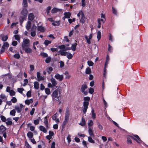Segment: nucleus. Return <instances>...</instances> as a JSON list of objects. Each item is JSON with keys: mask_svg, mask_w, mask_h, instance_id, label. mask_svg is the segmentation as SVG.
Here are the masks:
<instances>
[{"mask_svg": "<svg viewBox=\"0 0 148 148\" xmlns=\"http://www.w3.org/2000/svg\"><path fill=\"white\" fill-rule=\"evenodd\" d=\"M64 74L66 75V78L69 79L71 77V75H69L68 72L66 71Z\"/></svg>", "mask_w": 148, "mask_h": 148, "instance_id": "41", "label": "nucleus"}, {"mask_svg": "<svg viewBox=\"0 0 148 148\" xmlns=\"http://www.w3.org/2000/svg\"><path fill=\"white\" fill-rule=\"evenodd\" d=\"M45 91L47 95H49L51 93V92L50 89L48 88H45Z\"/></svg>", "mask_w": 148, "mask_h": 148, "instance_id": "37", "label": "nucleus"}, {"mask_svg": "<svg viewBox=\"0 0 148 148\" xmlns=\"http://www.w3.org/2000/svg\"><path fill=\"white\" fill-rule=\"evenodd\" d=\"M14 37L16 40L19 41L20 39V37L18 35H14Z\"/></svg>", "mask_w": 148, "mask_h": 148, "instance_id": "47", "label": "nucleus"}, {"mask_svg": "<svg viewBox=\"0 0 148 148\" xmlns=\"http://www.w3.org/2000/svg\"><path fill=\"white\" fill-rule=\"evenodd\" d=\"M17 90L18 92L22 94L23 93V91L24 90V89L23 88H19L17 89Z\"/></svg>", "mask_w": 148, "mask_h": 148, "instance_id": "57", "label": "nucleus"}, {"mask_svg": "<svg viewBox=\"0 0 148 148\" xmlns=\"http://www.w3.org/2000/svg\"><path fill=\"white\" fill-rule=\"evenodd\" d=\"M107 67H105V66H104V73L103 74V77H106V74H107V72L106 71V68Z\"/></svg>", "mask_w": 148, "mask_h": 148, "instance_id": "58", "label": "nucleus"}, {"mask_svg": "<svg viewBox=\"0 0 148 148\" xmlns=\"http://www.w3.org/2000/svg\"><path fill=\"white\" fill-rule=\"evenodd\" d=\"M34 18V16L33 13H31L29 14L28 19L30 21H32Z\"/></svg>", "mask_w": 148, "mask_h": 148, "instance_id": "20", "label": "nucleus"}, {"mask_svg": "<svg viewBox=\"0 0 148 148\" xmlns=\"http://www.w3.org/2000/svg\"><path fill=\"white\" fill-rule=\"evenodd\" d=\"M88 133L90 136L92 137H94V135L93 133V132L91 129V128L90 127H88Z\"/></svg>", "mask_w": 148, "mask_h": 148, "instance_id": "16", "label": "nucleus"}, {"mask_svg": "<svg viewBox=\"0 0 148 148\" xmlns=\"http://www.w3.org/2000/svg\"><path fill=\"white\" fill-rule=\"evenodd\" d=\"M23 49L27 53H31L32 52V50L29 47H25Z\"/></svg>", "mask_w": 148, "mask_h": 148, "instance_id": "23", "label": "nucleus"}, {"mask_svg": "<svg viewBox=\"0 0 148 148\" xmlns=\"http://www.w3.org/2000/svg\"><path fill=\"white\" fill-rule=\"evenodd\" d=\"M8 38V37L7 36H3L2 37V40L3 41H6Z\"/></svg>", "mask_w": 148, "mask_h": 148, "instance_id": "56", "label": "nucleus"}, {"mask_svg": "<svg viewBox=\"0 0 148 148\" xmlns=\"http://www.w3.org/2000/svg\"><path fill=\"white\" fill-rule=\"evenodd\" d=\"M10 94L11 96L15 95V92L13 90H11V91L10 92Z\"/></svg>", "mask_w": 148, "mask_h": 148, "instance_id": "59", "label": "nucleus"}, {"mask_svg": "<svg viewBox=\"0 0 148 148\" xmlns=\"http://www.w3.org/2000/svg\"><path fill=\"white\" fill-rule=\"evenodd\" d=\"M85 17L84 14H82V17L80 20V22L82 23H84L85 22Z\"/></svg>", "mask_w": 148, "mask_h": 148, "instance_id": "19", "label": "nucleus"}, {"mask_svg": "<svg viewBox=\"0 0 148 148\" xmlns=\"http://www.w3.org/2000/svg\"><path fill=\"white\" fill-rule=\"evenodd\" d=\"M73 56L70 53H69L66 56L67 58L69 59H71L72 58Z\"/></svg>", "mask_w": 148, "mask_h": 148, "instance_id": "43", "label": "nucleus"}, {"mask_svg": "<svg viewBox=\"0 0 148 148\" xmlns=\"http://www.w3.org/2000/svg\"><path fill=\"white\" fill-rule=\"evenodd\" d=\"M85 38H86V40L87 42V43L88 44H90V39L89 38H88L87 36H85Z\"/></svg>", "mask_w": 148, "mask_h": 148, "instance_id": "51", "label": "nucleus"}, {"mask_svg": "<svg viewBox=\"0 0 148 148\" xmlns=\"http://www.w3.org/2000/svg\"><path fill=\"white\" fill-rule=\"evenodd\" d=\"M27 97H30L31 96V92L29 90L28 91L26 94Z\"/></svg>", "mask_w": 148, "mask_h": 148, "instance_id": "62", "label": "nucleus"}, {"mask_svg": "<svg viewBox=\"0 0 148 148\" xmlns=\"http://www.w3.org/2000/svg\"><path fill=\"white\" fill-rule=\"evenodd\" d=\"M87 88L86 85L85 84L83 85L82 86L81 88V91L82 92H84V90L85 89Z\"/></svg>", "mask_w": 148, "mask_h": 148, "instance_id": "31", "label": "nucleus"}, {"mask_svg": "<svg viewBox=\"0 0 148 148\" xmlns=\"http://www.w3.org/2000/svg\"><path fill=\"white\" fill-rule=\"evenodd\" d=\"M0 118H1V120L3 122H5L6 121L7 119H6L5 117L4 116L1 115L0 116Z\"/></svg>", "mask_w": 148, "mask_h": 148, "instance_id": "48", "label": "nucleus"}, {"mask_svg": "<svg viewBox=\"0 0 148 148\" xmlns=\"http://www.w3.org/2000/svg\"><path fill=\"white\" fill-rule=\"evenodd\" d=\"M33 101V100L32 99H29L26 100L25 101V104L29 105L30 103H32Z\"/></svg>", "mask_w": 148, "mask_h": 148, "instance_id": "21", "label": "nucleus"}, {"mask_svg": "<svg viewBox=\"0 0 148 148\" xmlns=\"http://www.w3.org/2000/svg\"><path fill=\"white\" fill-rule=\"evenodd\" d=\"M51 42V41L48 40H45L44 42V44L46 46L48 45L49 44H50Z\"/></svg>", "mask_w": 148, "mask_h": 148, "instance_id": "35", "label": "nucleus"}, {"mask_svg": "<svg viewBox=\"0 0 148 148\" xmlns=\"http://www.w3.org/2000/svg\"><path fill=\"white\" fill-rule=\"evenodd\" d=\"M7 121L6 123L7 125H11L12 124V119L11 118H9L7 119L6 120Z\"/></svg>", "mask_w": 148, "mask_h": 148, "instance_id": "17", "label": "nucleus"}, {"mask_svg": "<svg viewBox=\"0 0 148 148\" xmlns=\"http://www.w3.org/2000/svg\"><path fill=\"white\" fill-rule=\"evenodd\" d=\"M79 124L81 126H84L85 125V119L82 118V120L80 123H79Z\"/></svg>", "mask_w": 148, "mask_h": 148, "instance_id": "28", "label": "nucleus"}, {"mask_svg": "<svg viewBox=\"0 0 148 148\" xmlns=\"http://www.w3.org/2000/svg\"><path fill=\"white\" fill-rule=\"evenodd\" d=\"M37 29L40 32H43L45 31L44 27L41 26H38L37 27Z\"/></svg>", "mask_w": 148, "mask_h": 148, "instance_id": "15", "label": "nucleus"}, {"mask_svg": "<svg viewBox=\"0 0 148 148\" xmlns=\"http://www.w3.org/2000/svg\"><path fill=\"white\" fill-rule=\"evenodd\" d=\"M101 32L99 31L97 32V38L98 39V40H99L101 38Z\"/></svg>", "mask_w": 148, "mask_h": 148, "instance_id": "38", "label": "nucleus"}, {"mask_svg": "<svg viewBox=\"0 0 148 148\" xmlns=\"http://www.w3.org/2000/svg\"><path fill=\"white\" fill-rule=\"evenodd\" d=\"M39 121H40L38 119L35 120L34 121V123L35 125H37L39 124Z\"/></svg>", "mask_w": 148, "mask_h": 148, "instance_id": "63", "label": "nucleus"}, {"mask_svg": "<svg viewBox=\"0 0 148 148\" xmlns=\"http://www.w3.org/2000/svg\"><path fill=\"white\" fill-rule=\"evenodd\" d=\"M20 106H15V110H16L18 113H20L22 110V108H23V106L22 104H20Z\"/></svg>", "mask_w": 148, "mask_h": 148, "instance_id": "7", "label": "nucleus"}, {"mask_svg": "<svg viewBox=\"0 0 148 148\" xmlns=\"http://www.w3.org/2000/svg\"><path fill=\"white\" fill-rule=\"evenodd\" d=\"M132 135H129L127 137V142L128 144H131L132 143V141L131 140Z\"/></svg>", "mask_w": 148, "mask_h": 148, "instance_id": "18", "label": "nucleus"}, {"mask_svg": "<svg viewBox=\"0 0 148 148\" xmlns=\"http://www.w3.org/2000/svg\"><path fill=\"white\" fill-rule=\"evenodd\" d=\"M62 10L61 9L54 8L51 10V12L52 13H55L58 12H61Z\"/></svg>", "mask_w": 148, "mask_h": 148, "instance_id": "14", "label": "nucleus"}, {"mask_svg": "<svg viewBox=\"0 0 148 148\" xmlns=\"http://www.w3.org/2000/svg\"><path fill=\"white\" fill-rule=\"evenodd\" d=\"M77 44L76 43H74L72 45L71 49L73 51H75L76 50V46Z\"/></svg>", "mask_w": 148, "mask_h": 148, "instance_id": "27", "label": "nucleus"}, {"mask_svg": "<svg viewBox=\"0 0 148 148\" xmlns=\"http://www.w3.org/2000/svg\"><path fill=\"white\" fill-rule=\"evenodd\" d=\"M11 101L12 103H15L17 102V100L15 97H13L12 99H11Z\"/></svg>", "mask_w": 148, "mask_h": 148, "instance_id": "55", "label": "nucleus"}, {"mask_svg": "<svg viewBox=\"0 0 148 148\" xmlns=\"http://www.w3.org/2000/svg\"><path fill=\"white\" fill-rule=\"evenodd\" d=\"M109 56L108 55H107L106 57V62H105V67H107L108 66V64L109 62Z\"/></svg>", "mask_w": 148, "mask_h": 148, "instance_id": "29", "label": "nucleus"}, {"mask_svg": "<svg viewBox=\"0 0 148 148\" xmlns=\"http://www.w3.org/2000/svg\"><path fill=\"white\" fill-rule=\"evenodd\" d=\"M70 116V111L68 108H67L65 114L64 119L62 123V125L64 126L68 122Z\"/></svg>", "mask_w": 148, "mask_h": 148, "instance_id": "2", "label": "nucleus"}, {"mask_svg": "<svg viewBox=\"0 0 148 148\" xmlns=\"http://www.w3.org/2000/svg\"><path fill=\"white\" fill-rule=\"evenodd\" d=\"M31 22L30 21H29L27 23V25L26 26V29L27 30H29L31 27Z\"/></svg>", "mask_w": 148, "mask_h": 148, "instance_id": "22", "label": "nucleus"}, {"mask_svg": "<svg viewBox=\"0 0 148 148\" xmlns=\"http://www.w3.org/2000/svg\"><path fill=\"white\" fill-rule=\"evenodd\" d=\"M89 104V103L88 101H84L83 103L82 111L84 114H85L86 112Z\"/></svg>", "mask_w": 148, "mask_h": 148, "instance_id": "5", "label": "nucleus"}, {"mask_svg": "<svg viewBox=\"0 0 148 148\" xmlns=\"http://www.w3.org/2000/svg\"><path fill=\"white\" fill-rule=\"evenodd\" d=\"M21 14L23 16L26 17L27 16L28 13L27 10L25 8L23 9L21 12Z\"/></svg>", "mask_w": 148, "mask_h": 148, "instance_id": "12", "label": "nucleus"}, {"mask_svg": "<svg viewBox=\"0 0 148 148\" xmlns=\"http://www.w3.org/2000/svg\"><path fill=\"white\" fill-rule=\"evenodd\" d=\"M51 6H48L47 8L46 9V12L47 15H49L50 10H51Z\"/></svg>", "mask_w": 148, "mask_h": 148, "instance_id": "40", "label": "nucleus"}, {"mask_svg": "<svg viewBox=\"0 0 148 148\" xmlns=\"http://www.w3.org/2000/svg\"><path fill=\"white\" fill-rule=\"evenodd\" d=\"M82 6L83 7H84L86 5L85 3V0H82Z\"/></svg>", "mask_w": 148, "mask_h": 148, "instance_id": "54", "label": "nucleus"}, {"mask_svg": "<svg viewBox=\"0 0 148 148\" xmlns=\"http://www.w3.org/2000/svg\"><path fill=\"white\" fill-rule=\"evenodd\" d=\"M92 137L90 136L88 137V141L90 143H95V140L92 139Z\"/></svg>", "mask_w": 148, "mask_h": 148, "instance_id": "30", "label": "nucleus"}, {"mask_svg": "<svg viewBox=\"0 0 148 148\" xmlns=\"http://www.w3.org/2000/svg\"><path fill=\"white\" fill-rule=\"evenodd\" d=\"M60 54L62 56H65L66 55L67 52L63 51H60Z\"/></svg>", "mask_w": 148, "mask_h": 148, "instance_id": "49", "label": "nucleus"}, {"mask_svg": "<svg viewBox=\"0 0 148 148\" xmlns=\"http://www.w3.org/2000/svg\"><path fill=\"white\" fill-rule=\"evenodd\" d=\"M49 128H47V127H45L42 125H40L39 127V130L44 133H46L47 132V130Z\"/></svg>", "mask_w": 148, "mask_h": 148, "instance_id": "10", "label": "nucleus"}, {"mask_svg": "<svg viewBox=\"0 0 148 148\" xmlns=\"http://www.w3.org/2000/svg\"><path fill=\"white\" fill-rule=\"evenodd\" d=\"M54 77L59 81H62L64 78L63 75H60L58 73L56 74Z\"/></svg>", "mask_w": 148, "mask_h": 148, "instance_id": "8", "label": "nucleus"}, {"mask_svg": "<svg viewBox=\"0 0 148 148\" xmlns=\"http://www.w3.org/2000/svg\"><path fill=\"white\" fill-rule=\"evenodd\" d=\"M27 0H23V5L24 7H26L27 6Z\"/></svg>", "mask_w": 148, "mask_h": 148, "instance_id": "32", "label": "nucleus"}, {"mask_svg": "<svg viewBox=\"0 0 148 148\" xmlns=\"http://www.w3.org/2000/svg\"><path fill=\"white\" fill-rule=\"evenodd\" d=\"M91 112L92 113V118L93 119H94L96 118V114L95 113V111L93 109H92L91 111Z\"/></svg>", "mask_w": 148, "mask_h": 148, "instance_id": "42", "label": "nucleus"}, {"mask_svg": "<svg viewBox=\"0 0 148 148\" xmlns=\"http://www.w3.org/2000/svg\"><path fill=\"white\" fill-rule=\"evenodd\" d=\"M9 45L8 43L7 42H5L4 43L3 45L2 46L3 47L5 48V47H9Z\"/></svg>", "mask_w": 148, "mask_h": 148, "instance_id": "64", "label": "nucleus"}, {"mask_svg": "<svg viewBox=\"0 0 148 148\" xmlns=\"http://www.w3.org/2000/svg\"><path fill=\"white\" fill-rule=\"evenodd\" d=\"M50 81L51 82V83H49L48 84L47 86L49 88H53L57 84L56 80L55 79L53 78H52L50 79Z\"/></svg>", "mask_w": 148, "mask_h": 148, "instance_id": "3", "label": "nucleus"}, {"mask_svg": "<svg viewBox=\"0 0 148 148\" xmlns=\"http://www.w3.org/2000/svg\"><path fill=\"white\" fill-rule=\"evenodd\" d=\"M27 136L29 139H32L33 138V134L31 132H28L27 133Z\"/></svg>", "mask_w": 148, "mask_h": 148, "instance_id": "24", "label": "nucleus"}, {"mask_svg": "<svg viewBox=\"0 0 148 148\" xmlns=\"http://www.w3.org/2000/svg\"><path fill=\"white\" fill-rule=\"evenodd\" d=\"M59 24V22L58 21H56L52 23V25L54 26H58Z\"/></svg>", "mask_w": 148, "mask_h": 148, "instance_id": "52", "label": "nucleus"}, {"mask_svg": "<svg viewBox=\"0 0 148 148\" xmlns=\"http://www.w3.org/2000/svg\"><path fill=\"white\" fill-rule=\"evenodd\" d=\"M65 17L66 18H69L71 16V13L69 12H65L64 13Z\"/></svg>", "mask_w": 148, "mask_h": 148, "instance_id": "25", "label": "nucleus"}, {"mask_svg": "<svg viewBox=\"0 0 148 148\" xmlns=\"http://www.w3.org/2000/svg\"><path fill=\"white\" fill-rule=\"evenodd\" d=\"M53 70V68L51 67H49L47 69V71L49 74H50Z\"/></svg>", "mask_w": 148, "mask_h": 148, "instance_id": "44", "label": "nucleus"}, {"mask_svg": "<svg viewBox=\"0 0 148 148\" xmlns=\"http://www.w3.org/2000/svg\"><path fill=\"white\" fill-rule=\"evenodd\" d=\"M84 14V13L82 11H80L79 12V13L77 14V16L79 18L80 16H82V14Z\"/></svg>", "mask_w": 148, "mask_h": 148, "instance_id": "60", "label": "nucleus"}, {"mask_svg": "<svg viewBox=\"0 0 148 148\" xmlns=\"http://www.w3.org/2000/svg\"><path fill=\"white\" fill-rule=\"evenodd\" d=\"M6 130V128L3 125L0 126V134L3 133Z\"/></svg>", "mask_w": 148, "mask_h": 148, "instance_id": "13", "label": "nucleus"}, {"mask_svg": "<svg viewBox=\"0 0 148 148\" xmlns=\"http://www.w3.org/2000/svg\"><path fill=\"white\" fill-rule=\"evenodd\" d=\"M112 10L113 13L114 14L116 15L117 14V11L114 8L112 7Z\"/></svg>", "mask_w": 148, "mask_h": 148, "instance_id": "50", "label": "nucleus"}, {"mask_svg": "<svg viewBox=\"0 0 148 148\" xmlns=\"http://www.w3.org/2000/svg\"><path fill=\"white\" fill-rule=\"evenodd\" d=\"M29 40L28 39L24 40L22 45L23 48H25L26 47H29Z\"/></svg>", "mask_w": 148, "mask_h": 148, "instance_id": "6", "label": "nucleus"}, {"mask_svg": "<svg viewBox=\"0 0 148 148\" xmlns=\"http://www.w3.org/2000/svg\"><path fill=\"white\" fill-rule=\"evenodd\" d=\"M34 86L36 89H38L39 88V83L37 82H35L34 83Z\"/></svg>", "mask_w": 148, "mask_h": 148, "instance_id": "26", "label": "nucleus"}, {"mask_svg": "<svg viewBox=\"0 0 148 148\" xmlns=\"http://www.w3.org/2000/svg\"><path fill=\"white\" fill-rule=\"evenodd\" d=\"M25 16H21L20 17L19 20H20V23L21 25L25 20Z\"/></svg>", "mask_w": 148, "mask_h": 148, "instance_id": "33", "label": "nucleus"}, {"mask_svg": "<svg viewBox=\"0 0 148 148\" xmlns=\"http://www.w3.org/2000/svg\"><path fill=\"white\" fill-rule=\"evenodd\" d=\"M132 138L134 140L136 141L138 143L140 144L142 143L143 144H145L144 142H143L140 139L139 137L137 135H132Z\"/></svg>", "mask_w": 148, "mask_h": 148, "instance_id": "4", "label": "nucleus"}, {"mask_svg": "<svg viewBox=\"0 0 148 148\" xmlns=\"http://www.w3.org/2000/svg\"><path fill=\"white\" fill-rule=\"evenodd\" d=\"M86 73L87 74H90L91 73V70L89 67H88L86 70Z\"/></svg>", "mask_w": 148, "mask_h": 148, "instance_id": "34", "label": "nucleus"}, {"mask_svg": "<svg viewBox=\"0 0 148 148\" xmlns=\"http://www.w3.org/2000/svg\"><path fill=\"white\" fill-rule=\"evenodd\" d=\"M56 88L57 89L53 91L52 95V97L53 100L57 101L59 100L60 97V96L58 95V94H60L61 91L60 88L58 86H56Z\"/></svg>", "mask_w": 148, "mask_h": 148, "instance_id": "1", "label": "nucleus"}, {"mask_svg": "<svg viewBox=\"0 0 148 148\" xmlns=\"http://www.w3.org/2000/svg\"><path fill=\"white\" fill-rule=\"evenodd\" d=\"M16 114V111L14 109H13V110H11L10 112V114L12 116H15Z\"/></svg>", "mask_w": 148, "mask_h": 148, "instance_id": "36", "label": "nucleus"}, {"mask_svg": "<svg viewBox=\"0 0 148 148\" xmlns=\"http://www.w3.org/2000/svg\"><path fill=\"white\" fill-rule=\"evenodd\" d=\"M87 63L89 66H92L94 64L93 63L92 61H88Z\"/></svg>", "mask_w": 148, "mask_h": 148, "instance_id": "61", "label": "nucleus"}, {"mask_svg": "<svg viewBox=\"0 0 148 148\" xmlns=\"http://www.w3.org/2000/svg\"><path fill=\"white\" fill-rule=\"evenodd\" d=\"M47 116H46L44 119V123L46 127L47 128H49L50 126L49 124V123L47 119Z\"/></svg>", "mask_w": 148, "mask_h": 148, "instance_id": "11", "label": "nucleus"}, {"mask_svg": "<svg viewBox=\"0 0 148 148\" xmlns=\"http://www.w3.org/2000/svg\"><path fill=\"white\" fill-rule=\"evenodd\" d=\"M88 125L89 127L92 126L93 125V123L92 120H89L88 121Z\"/></svg>", "mask_w": 148, "mask_h": 148, "instance_id": "39", "label": "nucleus"}, {"mask_svg": "<svg viewBox=\"0 0 148 148\" xmlns=\"http://www.w3.org/2000/svg\"><path fill=\"white\" fill-rule=\"evenodd\" d=\"M40 55L43 57L45 58H47L48 57V56L47 54L43 52L41 53Z\"/></svg>", "mask_w": 148, "mask_h": 148, "instance_id": "53", "label": "nucleus"}, {"mask_svg": "<svg viewBox=\"0 0 148 148\" xmlns=\"http://www.w3.org/2000/svg\"><path fill=\"white\" fill-rule=\"evenodd\" d=\"M37 77L38 78L37 80L39 82L44 79V77L41 76L40 73L39 72H37Z\"/></svg>", "mask_w": 148, "mask_h": 148, "instance_id": "9", "label": "nucleus"}, {"mask_svg": "<svg viewBox=\"0 0 148 148\" xmlns=\"http://www.w3.org/2000/svg\"><path fill=\"white\" fill-rule=\"evenodd\" d=\"M97 125L98 128L100 130H102L103 129V126L100 124L99 122L97 123Z\"/></svg>", "mask_w": 148, "mask_h": 148, "instance_id": "45", "label": "nucleus"}, {"mask_svg": "<svg viewBox=\"0 0 148 148\" xmlns=\"http://www.w3.org/2000/svg\"><path fill=\"white\" fill-rule=\"evenodd\" d=\"M36 25H33L31 28V31L36 32Z\"/></svg>", "mask_w": 148, "mask_h": 148, "instance_id": "46", "label": "nucleus"}]
</instances>
